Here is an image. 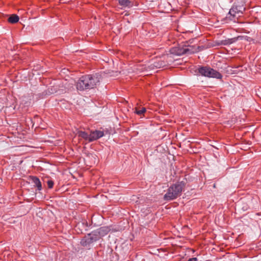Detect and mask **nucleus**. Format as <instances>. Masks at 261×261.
Instances as JSON below:
<instances>
[{"instance_id": "obj_1", "label": "nucleus", "mask_w": 261, "mask_h": 261, "mask_svg": "<svg viewBox=\"0 0 261 261\" xmlns=\"http://www.w3.org/2000/svg\"><path fill=\"white\" fill-rule=\"evenodd\" d=\"M99 83V77L97 74H88L81 76L76 83L78 91L89 90L94 88Z\"/></svg>"}, {"instance_id": "obj_2", "label": "nucleus", "mask_w": 261, "mask_h": 261, "mask_svg": "<svg viewBox=\"0 0 261 261\" xmlns=\"http://www.w3.org/2000/svg\"><path fill=\"white\" fill-rule=\"evenodd\" d=\"M185 186L186 182L184 181H177L172 184L168 188L166 193L164 195V200L169 201L180 197Z\"/></svg>"}, {"instance_id": "obj_3", "label": "nucleus", "mask_w": 261, "mask_h": 261, "mask_svg": "<svg viewBox=\"0 0 261 261\" xmlns=\"http://www.w3.org/2000/svg\"><path fill=\"white\" fill-rule=\"evenodd\" d=\"M246 8L244 3L242 1L234 2L227 15L226 18L232 20L236 18L240 17L245 11Z\"/></svg>"}, {"instance_id": "obj_4", "label": "nucleus", "mask_w": 261, "mask_h": 261, "mask_svg": "<svg viewBox=\"0 0 261 261\" xmlns=\"http://www.w3.org/2000/svg\"><path fill=\"white\" fill-rule=\"evenodd\" d=\"M197 70L198 73L202 76L217 79H221L222 77L220 72L208 66H201Z\"/></svg>"}, {"instance_id": "obj_5", "label": "nucleus", "mask_w": 261, "mask_h": 261, "mask_svg": "<svg viewBox=\"0 0 261 261\" xmlns=\"http://www.w3.org/2000/svg\"><path fill=\"white\" fill-rule=\"evenodd\" d=\"M196 49L194 48L193 46L182 47L180 46L172 47L170 52L171 54L176 56H181L184 54L191 55L196 52Z\"/></svg>"}, {"instance_id": "obj_6", "label": "nucleus", "mask_w": 261, "mask_h": 261, "mask_svg": "<svg viewBox=\"0 0 261 261\" xmlns=\"http://www.w3.org/2000/svg\"><path fill=\"white\" fill-rule=\"evenodd\" d=\"M98 240L97 236H96L94 231H92L91 232L85 236L81 240L80 243L82 246L90 248L91 245Z\"/></svg>"}, {"instance_id": "obj_7", "label": "nucleus", "mask_w": 261, "mask_h": 261, "mask_svg": "<svg viewBox=\"0 0 261 261\" xmlns=\"http://www.w3.org/2000/svg\"><path fill=\"white\" fill-rule=\"evenodd\" d=\"M249 38L247 36H238V37H236L216 41L215 44L217 46L228 45L236 42L238 40H242L244 39L247 40V41H249Z\"/></svg>"}, {"instance_id": "obj_8", "label": "nucleus", "mask_w": 261, "mask_h": 261, "mask_svg": "<svg viewBox=\"0 0 261 261\" xmlns=\"http://www.w3.org/2000/svg\"><path fill=\"white\" fill-rule=\"evenodd\" d=\"M111 230L110 226H102L96 230H93L98 239H99L101 237L107 235L109 232Z\"/></svg>"}, {"instance_id": "obj_9", "label": "nucleus", "mask_w": 261, "mask_h": 261, "mask_svg": "<svg viewBox=\"0 0 261 261\" xmlns=\"http://www.w3.org/2000/svg\"><path fill=\"white\" fill-rule=\"evenodd\" d=\"M104 136V133L100 130H94L91 132L90 134L89 142L95 141Z\"/></svg>"}, {"instance_id": "obj_10", "label": "nucleus", "mask_w": 261, "mask_h": 261, "mask_svg": "<svg viewBox=\"0 0 261 261\" xmlns=\"http://www.w3.org/2000/svg\"><path fill=\"white\" fill-rule=\"evenodd\" d=\"M134 71L137 73H140L150 70L148 68V64H139L135 66Z\"/></svg>"}, {"instance_id": "obj_11", "label": "nucleus", "mask_w": 261, "mask_h": 261, "mask_svg": "<svg viewBox=\"0 0 261 261\" xmlns=\"http://www.w3.org/2000/svg\"><path fill=\"white\" fill-rule=\"evenodd\" d=\"M30 178L32 182L34 184V186L37 188L38 191H41L42 190V185L39 178L37 176H31Z\"/></svg>"}, {"instance_id": "obj_12", "label": "nucleus", "mask_w": 261, "mask_h": 261, "mask_svg": "<svg viewBox=\"0 0 261 261\" xmlns=\"http://www.w3.org/2000/svg\"><path fill=\"white\" fill-rule=\"evenodd\" d=\"M119 4L123 8H131L133 6V2L130 0H118Z\"/></svg>"}, {"instance_id": "obj_13", "label": "nucleus", "mask_w": 261, "mask_h": 261, "mask_svg": "<svg viewBox=\"0 0 261 261\" xmlns=\"http://www.w3.org/2000/svg\"><path fill=\"white\" fill-rule=\"evenodd\" d=\"M19 20V16L15 14L8 15L7 21L12 24L17 22Z\"/></svg>"}, {"instance_id": "obj_14", "label": "nucleus", "mask_w": 261, "mask_h": 261, "mask_svg": "<svg viewBox=\"0 0 261 261\" xmlns=\"http://www.w3.org/2000/svg\"><path fill=\"white\" fill-rule=\"evenodd\" d=\"M77 135L79 137H81L86 141H88L89 142V139H90V134H88L86 132L79 130L77 133Z\"/></svg>"}, {"instance_id": "obj_15", "label": "nucleus", "mask_w": 261, "mask_h": 261, "mask_svg": "<svg viewBox=\"0 0 261 261\" xmlns=\"http://www.w3.org/2000/svg\"><path fill=\"white\" fill-rule=\"evenodd\" d=\"M162 63L154 62L152 64H148V69L151 70H153L154 68H160L162 66Z\"/></svg>"}, {"instance_id": "obj_16", "label": "nucleus", "mask_w": 261, "mask_h": 261, "mask_svg": "<svg viewBox=\"0 0 261 261\" xmlns=\"http://www.w3.org/2000/svg\"><path fill=\"white\" fill-rule=\"evenodd\" d=\"M146 112V109L145 108H142L141 110H136V113L138 115H142Z\"/></svg>"}, {"instance_id": "obj_17", "label": "nucleus", "mask_w": 261, "mask_h": 261, "mask_svg": "<svg viewBox=\"0 0 261 261\" xmlns=\"http://www.w3.org/2000/svg\"><path fill=\"white\" fill-rule=\"evenodd\" d=\"M47 184L48 188L49 189H51L53 187V186L54 185V181L51 180H48L47 181Z\"/></svg>"}, {"instance_id": "obj_18", "label": "nucleus", "mask_w": 261, "mask_h": 261, "mask_svg": "<svg viewBox=\"0 0 261 261\" xmlns=\"http://www.w3.org/2000/svg\"><path fill=\"white\" fill-rule=\"evenodd\" d=\"M57 89H55V88H53L48 89V92L49 94L55 93L57 92Z\"/></svg>"}, {"instance_id": "obj_19", "label": "nucleus", "mask_w": 261, "mask_h": 261, "mask_svg": "<svg viewBox=\"0 0 261 261\" xmlns=\"http://www.w3.org/2000/svg\"><path fill=\"white\" fill-rule=\"evenodd\" d=\"M197 260L196 257H193L189 258L187 261H197Z\"/></svg>"}, {"instance_id": "obj_20", "label": "nucleus", "mask_w": 261, "mask_h": 261, "mask_svg": "<svg viewBox=\"0 0 261 261\" xmlns=\"http://www.w3.org/2000/svg\"><path fill=\"white\" fill-rule=\"evenodd\" d=\"M24 105L28 106L30 105V102L26 101V102H24Z\"/></svg>"}, {"instance_id": "obj_21", "label": "nucleus", "mask_w": 261, "mask_h": 261, "mask_svg": "<svg viewBox=\"0 0 261 261\" xmlns=\"http://www.w3.org/2000/svg\"><path fill=\"white\" fill-rule=\"evenodd\" d=\"M30 121L31 122V123L32 124V127L34 125V123L33 122V121L31 119H30Z\"/></svg>"}]
</instances>
